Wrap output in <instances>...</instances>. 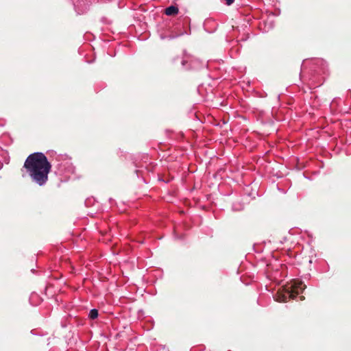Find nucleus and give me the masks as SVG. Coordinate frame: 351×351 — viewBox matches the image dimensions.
<instances>
[{
  "instance_id": "nucleus-1",
  "label": "nucleus",
  "mask_w": 351,
  "mask_h": 351,
  "mask_svg": "<svg viewBox=\"0 0 351 351\" xmlns=\"http://www.w3.org/2000/svg\"><path fill=\"white\" fill-rule=\"evenodd\" d=\"M51 165L42 152H34L26 158L21 169L30 177L32 180L39 186L45 185L48 180V175Z\"/></svg>"
},
{
  "instance_id": "nucleus-2",
  "label": "nucleus",
  "mask_w": 351,
  "mask_h": 351,
  "mask_svg": "<svg viewBox=\"0 0 351 351\" xmlns=\"http://www.w3.org/2000/svg\"><path fill=\"white\" fill-rule=\"evenodd\" d=\"M305 288L306 286L302 281L294 280L291 283L286 285L282 290L278 291L274 298L278 302H287L289 299H293L302 293Z\"/></svg>"
},
{
  "instance_id": "nucleus-3",
  "label": "nucleus",
  "mask_w": 351,
  "mask_h": 351,
  "mask_svg": "<svg viewBox=\"0 0 351 351\" xmlns=\"http://www.w3.org/2000/svg\"><path fill=\"white\" fill-rule=\"evenodd\" d=\"M178 12L179 9L176 5L169 6L165 10V14L167 16H174L178 14Z\"/></svg>"
},
{
  "instance_id": "nucleus-4",
  "label": "nucleus",
  "mask_w": 351,
  "mask_h": 351,
  "mask_svg": "<svg viewBox=\"0 0 351 351\" xmlns=\"http://www.w3.org/2000/svg\"><path fill=\"white\" fill-rule=\"evenodd\" d=\"M88 317L91 319H95L98 317V311L95 308L91 309L89 312Z\"/></svg>"
},
{
  "instance_id": "nucleus-5",
  "label": "nucleus",
  "mask_w": 351,
  "mask_h": 351,
  "mask_svg": "<svg viewBox=\"0 0 351 351\" xmlns=\"http://www.w3.org/2000/svg\"><path fill=\"white\" fill-rule=\"evenodd\" d=\"M228 5H230L233 3L234 0H224Z\"/></svg>"
},
{
  "instance_id": "nucleus-6",
  "label": "nucleus",
  "mask_w": 351,
  "mask_h": 351,
  "mask_svg": "<svg viewBox=\"0 0 351 351\" xmlns=\"http://www.w3.org/2000/svg\"><path fill=\"white\" fill-rule=\"evenodd\" d=\"M300 300H304V296H301V297H300Z\"/></svg>"
}]
</instances>
